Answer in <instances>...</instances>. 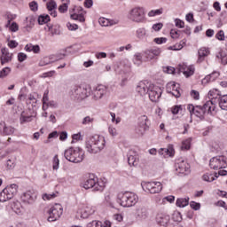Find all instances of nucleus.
I'll list each match as a JSON object with an SVG mask.
<instances>
[{
	"instance_id": "f257e3e1",
	"label": "nucleus",
	"mask_w": 227,
	"mask_h": 227,
	"mask_svg": "<svg viewBox=\"0 0 227 227\" xmlns=\"http://www.w3.org/2000/svg\"><path fill=\"white\" fill-rule=\"evenodd\" d=\"M187 110L189 111L190 114H195L197 118L203 120L207 113V114H215V104L214 101H207L203 106L188 105Z\"/></svg>"
},
{
	"instance_id": "f03ea898",
	"label": "nucleus",
	"mask_w": 227,
	"mask_h": 227,
	"mask_svg": "<svg viewBox=\"0 0 227 227\" xmlns=\"http://www.w3.org/2000/svg\"><path fill=\"white\" fill-rule=\"evenodd\" d=\"M106 148V138L98 135L89 137L85 141V150L88 153H100Z\"/></svg>"
},
{
	"instance_id": "7ed1b4c3",
	"label": "nucleus",
	"mask_w": 227,
	"mask_h": 227,
	"mask_svg": "<svg viewBox=\"0 0 227 227\" xmlns=\"http://www.w3.org/2000/svg\"><path fill=\"white\" fill-rule=\"evenodd\" d=\"M129 22L135 24H145L146 22V11L145 7L136 6L131 8L127 14Z\"/></svg>"
},
{
	"instance_id": "20e7f679",
	"label": "nucleus",
	"mask_w": 227,
	"mask_h": 227,
	"mask_svg": "<svg viewBox=\"0 0 227 227\" xmlns=\"http://www.w3.org/2000/svg\"><path fill=\"white\" fill-rule=\"evenodd\" d=\"M106 188V181L104 179H98L95 175L90 174L89 177L83 182V189H93V191H98L102 192Z\"/></svg>"
},
{
	"instance_id": "39448f33",
	"label": "nucleus",
	"mask_w": 227,
	"mask_h": 227,
	"mask_svg": "<svg viewBox=\"0 0 227 227\" xmlns=\"http://www.w3.org/2000/svg\"><path fill=\"white\" fill-rule=\"evenodd\" d=\"M139 201V198L134 192H125L119 193L117 197V202L121 207H134Z\"/></svg>"
},
{
	"instance_id": "423d86ee",
	"label": "nucleus",
	"mask_w": 227,
	"mask_h": 227,
	"mask_svg": "<svg viewBox=\"0 0 227 227\" xmlns=\"http://www.w3.org/2000/svg\"><path fill=\"white\" fill-rule=\"evenodd\" d=\"M64 156L67 160L69 162H74V164H78V162H82L84 160V152L80 147H71L65 151Z\"/></svg>"
},
{
	"instance_id": "0eeeda50",
	"label": "nucleus",
	"mask_w": 227,
	"mask_h": 227,
	"mask_svg": "<svg viewBox=\"0 0 227 227\" xmlns=\"http://www.w3.org/2000/svg\"><path fill=\"white\" fill-rule=\"evenodd\" d=\"M71 95L76 100H84L91 95V88L88 86H74L71 90Z\"/></svg>"
},
{
	"instance_id": "6e6552de",
	"label": "nucleus",
	"mask_w": 227,
	"mask_h": 227,
	"mask_svg": "<svg viewBox=\"0 0 227 227\" xmlns=\"http://www.w3.org/2000/svg\"><path fill=\"white\" fill-rule=\"evenodd\" d=\"M19 191V186L17 184H11L7 187H5L1 192H0V202L4 203L6 201H9V200H12V198L15 197Z\"/></svg>"
},
{
	"instance_id": "1a4fd4ad",
	"label": "nucleus",
	"mask_w": 227,
	"mask_h": 227,
	"mask_svg": "<svg viewBox=\"0 0 227 227\" xmlns=\"http://www.w3.org/2000/svg\"><path fill=\"white\" fill-rule=\"evenodd\" d=\"M90 97L93 102H98V100H102V98L107 97L108 90L106 85L99 84L93 88L91 90Z\"/></svg>"
},
{
	"instance_id": "9d476101",
	"label": "nucleus",
	"mask_w": 227,
	"mask_h": 227,
	"mask_svg": "<svg viewBox=\"0 0 227 227\" xmlns=\"http://www.w3.org/2000/svg\"><path fill=\"white\" fill-rule=\"evenodd\" d=\"M175 168L176 174L181 176H187V175H191V165L185 160H176Z\"/></svg>"
},
{
	"instance_id": "9b49d317",
	"label": "nucleus",
	"mask_w": 227,
	"mask_h": 227,
	"mask_svg": "<svg viewBox=\"0 0 227 227\" xmlns=\"http://www.w3.org/2000/svg\"><path fill=\"white\" fill-rule=\"evenodd\" d=\"M141 186L145 192H150V194H159L162 191V184L160 182H144Z\"/></svg>"
},
{
	"instance_id": "f8f14e48",
	"label": "nucleus",
	"mask_w": 227,
	"mask_h": 227,
	"mask_svg": "<svg viewBox=\"0 0 227 227\" xmlns=\"http://www.w3.org/2000/svg\"><path fill=\"white\" fill-rule=\"evenodd\" d=\"M48 221L49 223H54L58 221L61 215H63V206L61 204H55L48 210Z\"/></svg>"
},
{
	"instance_id": "ddd939ff",
	"label": "nucleus",
	"mask_w": 227,
	"mask_h": 227,
	"mask_svg": "<svg viewBox=\"0 0 227 227\" xmlns=\"http://www.w3.org/2000/svg\"><path fill=\"white\" fill-rule=\"evenodd\" d=\"M209 166L211 169H223V168H227V157L224 155L213 157L209 160Z\"/></svg>"
},
{
	"instance_id": "4468645a",
	"label": "nucleus",
	"mask_w": 227,
	"mask_h": 227,
	"mask_svg": "<svg viewBox=\"0 0 227 227\" xmlns=\"http://www.w3.org/2000/svg\"><path fill=\"white\" fill-rule=\"evenodd\" d=\"M149 123H150V120L148 119V116L141 115L138 118L136 133L138 136H145V133L146 132V130H148V129H150Z\"/></svg>"
},
{
	"instance_id": "2eb2a0df",
	"label": "nucleus",
	"mask_w": 227,
	"mask_h": 227,
	"mask_svg": "<svg viewBox=\"0 0 227 227\" xmlns=\"http://www.w3.org/2000/svg\"><path fill=\"white\" fill-rule=\"evenodd\" d=\"M86 14V11L81 6H74L70 18L73 20H78L79 22H85L86 18H84V15Z\"/></svg>"
},
{
	"instance_id": "dca6fc26",
	"label": "nucleus",
	"mask_w": 227,
	"mask_h": 227,
	"mask_svg": "<svg viewBox=\"0 0 227 227\" xmlns=\"http://www.w3.org/2000/svg\"><path fill=\"white\" fill-rule=\"evenodd\" d=\"M65 54H55L50 55L49 57H44L40 62L39 67H46V65H51V63H55V61H59V59H63Z\"/></svg>"
},
{
	"instance_id": "f3484780",
	"label": "nucleus",
	"mask_w": 227,
	"mask_h": 227,
	"mask_svg": "<svg viewBox=\"0 0 227 227\" xmlns=\"http://www.w3.org/2000/svg\"><path fill=\"white\" fill-rule=\"evenodd\" d=\"M147 93L149 94V98L151 102H159L162 95V90L152 84Z\"/></svg>"
},
{
	"instance_id": "a211bd4d",
	"label": "nucleus",
	"mask_w": 227,
	"mask_h": 227,
	"mask_svg": "<svg viewBox=\"0 0 227 227\" xmlns=\"http://www.w3.org/2000/svg\"><path fill=\"white\" fill-rule=\"evenodd\" d=\"M160 52H162L160 48H151L145 50L144 54L147 61H152V59H158L159 56H160Z\"/></svg>"
},
{
	"instance_id": "6ab92c4d",
	"label": "nucleus",
	"mask_w": 227,
	"mask_h": 227,
	"mask_svg": "<svg viewBox=\"0 0 227 227\" xmlns=\"http://www.w3.org/2000/svg\"><path fill=\"white\" fill-rule=\"evenodd\" d=\"M167 93H171L176 98H180V85L175 83V82H170L167 84L166 88Z\"/></svg>"
},
{
	"instance_id": "aec40b11",
	"label": "nucleus",
	"mask_w": 227,
	"mask_h": 227,
	"mask_svg": "<svg viewBox=\"0 0 227 227\" xmlns=\"http://www.w3.org/2000/svg\"><path fill=\"white\" fill-rule=\"evenodd\" d=\"M152 86V83L149 82H140L137 85L136 91L137 93H139L141 97H145L148 91H150V88Z\"/></svg>"
},
{
	"instance_id": "412c9836",
	"label": "nucleus",
	"mask_w": 227,
	"mask_h": 227,
	"mask_svg": "<svg viewBox=\"0 0 227 227\" xmlns=\"http://www.w3.org/2000/svg\"><path fill=\"white\" fill-rule=\"evenodd\" d=\"M179 74H184L185 77H191L194 74V67L192 66H187V64H179L177 67Z\"/></svg>"
},
{
	"instance_id": "4be33fe9",
	"label": "nucleus",
	"mask_w": 227,
	"mask_h": 227,
	"mask_svg": "<svg viewBox=\"0 0 227 227\" xmlns=\"http://www.w3.org/2000/svg\"><path fill=\"white\" fill-rule=\"evenodd\" d=\"M169 221H171V216L166 213H159L156 215V222L160 226H168L169 224Z\"/></svg>"
},
{
	"instance_id": "5701e85b",
	"label": "nucleus",
	"mask_w": 227,
	"mask_h": 227,
	"mask_svg": "<svg viewBox=\"0 0 227 227\" xmlns=\"http://www.w3.org/2000/svg\"><path fill=\"white\" fill-rule=\"evenodd\" d=\"M21 200L23 203H28L29 205L35 203L36 200V195L32 191H27L21 196Z\"/></svg>"
},
{
	"instance_id": "b1692460",
	"label": "nucleus",
	"mask_w": 227,
	"mask_h": 227,
	"mask_svg": "<svg viewBox=\"0 0 227 227\" xmlns=\"http://www.w3.org/2000/svg\"><path fill=\"white\" fill-rule=\"evenodd\" d=\"M13 53H10V51H8V49H2V55L0 57L1 65H6L8 63H11Z\"/></svg>"
},
{
	"instance_id": "393cba45",
	"label": "nucleus",
	"mask_w": 227,
	"mask_h": 227,
	"mask_svg": "<svg viewBox=\"0 0 227 227\" xmlns=\"http://www.w3.org/2000/svg\"><path fill=\"white\" fill-rule=\"evenodd\" d=\"M139 159L137 158V153L133 150L129 151L128 153V164L129 166H137Z\"/></svg>"
},
{
	"instance_id": "a878e982",
	"label": "nucleus",
	"mask_w": 227,
	"mask_h": 227,
	"mask_svg": "<svg viewBox=\"0 0 227 227\" xmlns=\"http://www.w3.org/2000/svg\"><path fill=\"white\" fill-rule=\"evenodd\" d=\"M158 153L159 155H163V157H173L175 155V149L173 145H168V148H160Z\"/></svg>"
},
{
	"instance_id": "bb28decb",
	"label": "nucleus",
	"mask_w": 227,
	"mask_h": 227,
	"mask_svg": "<svg viewBox=\"0 0 227 227\" xmlns=\"http://www.w3.org/2000/svg\"><path fill=\"white\" fill-rule=\"evenodd\" d=\"M198 54H199V58L197 62L203 63V61H205V58L210 55V50L208 48L202 47L199 50Z\"/></svg>"
},
{
	"instance_id": "cd10ccee",
	"label": "nucleus",
	"mask_w": 227,
	"mask_h": 227,
	"mask_svg": "<svg viewBox=\"0 0 227 227\" xmlns=\"http://www.w3.org/2000/svg\"><path fill=\"white\" fill-rule=\"evenodd\" d=\"M44 29L45 30L48 29V31L51 33V36H54L56 35H61V27L58 24H56V25H47Z\"/></svg>"
},
{
	"instance_id": "c85d7f7f",
	"label": "nucleus",
	"mask_w": 227,
	"mask_h": 227,
	"mask_svg": "<svg viewBox=\"0 0 227 227\" xmlns=\"http://www.w3.org/2000/svg\"><path fill=\"white\" fill-rule=\"evenodd\" d=\"M56 8H58L56 1L51 0L49 3H47V10L50 12V15H51V17L58 16V13L56 12Z\"/></svg>"
},
{
	"instance_id": "c756f323",
	"label": "nucleus",
	"mask_w": 227,
	"mask_h": 227,
	"mask_svg": "<svg viewBox=\"0 0 227 227\" xmlns=\"http://www.w3.org/2000/svg\"><path fill=\"white\" fill-rule=\"evenodd\" d=\"M137 219H146L148 217V208L145 207H139L137 209Z\"/></svg>"
},
{
	"instance_id": "7c9ffc66",
	"label": "nucleus",
	"mask_w": 227,
	"mask_h": 227,
	"mask_svg": "<svg viewBox=\"0 0 227 227\" xmlns=\"http://www.w3.org/2000/svg\"><path fill=\"white\" fill-rule=\"evenodd\" d=\"M219 77V72H213L211 74L207 75L202 79V84H208V82H214L215 79Z\"/></svg>"
},
{
	"instance_id": "2f4dec72",
	"label": "nucleus",
	"mask_w": 227,
	"mask_h": 227,
	"mask_svg": "<svg viewBox=\"0 0 227 227\" xmlns=\"http://www.w3.org/2000/svg\"><path fill=\"white\" fill-rule=\"evenodd\" d=\"M136 36L138 40H145V38H146V36H148V32H146V28L141 27H138L136 30Z\"/></svg>"
},
{
	"instance_id": "473e14b6",
	"label": "nucleus",
	"mask_w": 227,
	"mask_h": 227,
	"mask_svg": "<svg viewBox=\"0 0 227 227\" xmlns=\"http://www.w3.org/2000/svg\"><path fill=\"white\" fill-rule=\"evenodd\" d=\"M25 51L27 52H34V54H39L40 53V45L28 43L25 46Z\"/></svg>"
},
{
	"instance_id": "72a5a7b5",
	"label": "nucleus",
	"mask_w": 227,
	"mask_h": 227,
	"mask_svg": "<svg viewBox=\"0 0 227 227\" xmlns=\"http://www.w3.org/2000/svg\"><path fill=\"white\" fill-rule=\"evenodd\" d=\"M219 107L223 109V111H227V95H222L218 98Z\"/></svg>"
},
{
	"instance_id": "f704fd0d",
	"label": "nucleus",
	"mask_w": 227,
	"mask_h": 227,
	"mask_svg": "<svg viewBox=\"0 0 227 227\" xmlns=\"http://www.w3.org/2000/svg\"><path fill=\"white\" fill-rule=\"evenodd\" d=\"M216 178H219V176L217 175V173H215V174L206 173L202 176V180H204V182H214V180H216Z\"/></svg>"
},
{
	"instance_id": "c9c22d12",
	"label": "nucleus",
	"mask_w": 227,
	"mask_h": 227,
	"mask_svg": "<svg viewBox=\"0 0 227 227\" xmlns=\"http://www.w3.org/2000/svg\"><path fill=\"white\" fill-rule=\"evenodd\" d=\"M176 205L180 208H184V207H187V205H189V197L177 199Z\"/></svg>"
},
{
	"instance_id": "e433bc0d",
	"label": "nucleus",
	"mask_w": 227,
	"mask_h": 227,
	"mask_svg": "<svg viewBox=\"0 0 227 227\" xmlns=\"http://www.w3.org/2000/svg\"><path fill=\"white\" fill-rule=\"evenodd\" d=\"M35 19L33 16H28L25 20V27L27 29H33V26H35Z\"/></svg>"
},
{
	"instance_id": "4c0bfd02",
	"label": "nucleus",
	"mask_w": 227,
	"mask_h": 227,
	"mask_svg": "<svg viewBox=\"0 0 227 227\" xmlns=\"http://www.w3.org/2000/svg\"><path fill=\"white\" fill-rule=\"evenodd\" d=\"M223 95H221V92L216 90V89H213L211 90H209L208 92V97L209 98H211V101L214 104V100H215V98H219V97H222Z\"/></svg>"
},
{
	"instance_id": "58836bf2",
	"label": "nucleus",
	"mask_w": 227,
	"mask_h": 227,
	"mask_svg": "<svg viewBox=\"0 0 227 227\" xmlns=\"http://www.w3.org/2000/svg\"><path fill=\"white\" fill-rule=\"evenodd\" d=\"M5 27H9L10 31H12V33H17V31H19V24H17V22L12 23V20H8Z\"/></svg>"
},
{
	"instance_id": "ea45409f",
	"label": "nucleus",
	"mask_w": 227,
	"mask_h": 227,
	"mask_svg": "<svg viewBox=\"0 0 227 227\" xmlns=\"http://www.w3.org/2000/svg\"><path fill=\"white\" fill-rule=\"evenodd\" d=\"M133 63L134 65H137V67H140L143 63V55L139 52L135 53L133 56Z\"/></svg>"
},
{
	"instance_id": "a19ab883",
	"label": "nucleus",
	"mask_w": 227,
	"mask_h": 227,
	"mask_svg": "<svg viewBox=\"0 0 227 227\" xmlns=\"http://www.w3.org/2000/svg\"><path fill=\"white\" fill-rule=\"evenodd\" d=\"M33 116L27 115L26 112H22L20 114V123H29V121H32Z\"/></svg>"
},
{
	"instance_id": "79ce46f5",
	"label": "nucleus",
	"mask_w": 227,
	"mask_h": 227,
	"mask_svg": "<svg viewBox=\"0 0 227 227\" xmlns=\"http://www.w3.org/2000/svg\"><path fill=\"white\" fill-rule=\"evenodd\" d=\"M47 22H51V16L49 14H43L38 17V24L41 26L47 24Z\"/></svg>"
},
{
	"instance_id": "37998d69",
	"label": "nucleus",
	"mask_w": 227,
	"mask_h": 227,
	"mask_svg": "<svg viewBox=\"0 0 227 227\" xmlns=\"http://www.w3.org/2000/svg\"><path fill=\"white\" fill-rule=\"evenodd\" d=\"M95 121V118L92 116L87 115L82 120V125L88 126V125H93V122Z\"/></svg>"
},
{
	"instance_id": "c03bdc74",
	"label": "nucleus",
	"mask_w": 227,
	"mask_h": 227,
	"mask_svg": "<svg viewBox=\"0 0 227 227\" xmlns=\"http://www.w3.org/2000/svg\"><path fill=\"white\" fill-rule=\"evenodd\" d=\"M12 210L16 214L20 215L24 212V207H22V206H20V202H15L12 206Z\"/></svg>"
},
{
	"instance_id": "a18cd8bd",
	"label": "nucleus",
	"mask_w": 227,
	"mask_h": 227,
	"mask_svg": "<svg viewBox=\"0 0 227 227\" xmlns=\"http://www.w3.org/2000/svg\"><path fill=\"white\" fill-rule=\"evenodd\" d=\"M49 107H51V109H58V107H59L58 102H56L54 100L49 101L48 103L45 104L43 111H47V109H49Z\"/></svg>"
},
{
	"instance_id": "49530a36",
	"label": "nucleus",
	"mask_w": 227,
	"mask_h": 227,
	"mask_svg": "<svg viewBox=\"0 0 227 227\" xmlns=\"http://www.w3.org/2000/svg\"><path fill=\"white\" fill-rule=\"evenodd\" d=\"M66 4H62L59 7V12L60 13H67V12H68V4H70V0H66Z\"/></svg>"
},
{
	"instance_id": "de8ad7c7",
	"label": "nucleus",
	"mask_w": 227,
	"mask_h": 227,
	"mask_svg": "<svg viewBox=\"0 0 227 227\" xmlns=\"http://www.w3.org/2000/svg\"><path fill=\"white\" fill-rule=\"evenodd\" d=\"M216 58H218V59H221L222 65H227V56H226V53L224 51H220L216 55Z\"/></svg>"
},
{
	"instance_id": "09e8293b",
	"label": "nucleus",
	"mask_w": 227,
	"mask_h": 227,
	"mask_svg": "<svg viewBox=\"0 0 227 227\" xmlns=\"http://www.w3.org/2000/svg\"><path fill=\"white\" fill-rule=\"evenodd\" d=\"M98 22L100 26H103V27H107L108 26H113V23L109 21L108 19L106 18H99Z\"/></svg>"
},
{
	"instance_id": "8fccbe9b",
	"label": "nucleus",
	"mask_w": 227,
	"mask_h": 227,
	"mask_svg": "<svg viewBox=\"0 0 227 227\" xmlns=\"http://www.w3.org/2000/svg\"><path fill=\"white\" fill-rule=\"evenodd\" d=\"M10 72H12V68H10V67L3 68L0 71V78L4 79V77H7L9 75Z\"/></svg>"
},
{
	"instance_id": "3c124183",
	"label": "nucleus",
	"mask_w": 227,
	"mask_h": 227,
	"mask_svg": "<svg viewBox=\"0 0 227 227\" xmlns=\"http://www.w3.org/2000/svg\"><path fill=\"white\" fill-rule=\"evenodd\" d=\"M94 213H95V209H91V207H86L82 215V217L86 218Z\"/></svg>"
},
{
	"instance_id": "603ef678",
	"label": "nucleus",
	"mask_w": 227,
	"mask_h": 227,
	"mask_svg": "<svg viewBox=\"0 0 227 227\" xmlns=\"http://www.w3.org/2000/svg\"><path fill=\"white\" fill-rule=\"evenodd\" d=\"M52 168L55 171H58V169H59V158H58V155H55L53 157Z\"/></svg>"
},
{
	"instance_id": "864d4df0",
	"label": "nucleus",
	"mask_w": 227,
	"mask_h": 227,
	"mask_svg": "<svg viewBox=\"0 0 227 227\" xmlns=\"http://www.w3.org/2000/svg\"><path fill=\"white\" fill-rule=\"evenodd\" d=\"M49 102V90H46L43 97V110H45V105Z\"/></svg>"
},
{
	"instance_id": "5fc2aeb1",
	"label": "nucleus",
	"mask_w": 227,
	"mask_h": 227,
	"mask_svg": "<svg viewBox=\"0 0 227 227\" xmlns=\"http://www.w3.org/2000/svg\"><path fill=\"white\" fill-rule=\"evenodd\" d=\"M191 138L183 141L181 150H189V148H191Z\"/></svg>"
},
{
	"instance_id": "6e6d98bb",
	"label": "nucleus",
	"mask_w": 227,
	"mask_h": 227,
	"mask_svg": "<svg viewBox=\"0 0 227 227\" xmlns=\"http://www.w3.org/2000/svg\"><path fill=\"white\" fill-rule=\"evenodd\" d=\"M162 15V9L152 10L148 12V17H157Z\"/></svg>"
},
{
	"instance_id": "4d7b16f0",
	"label": "nucleus",
	"mask_w": 227,
	"mask_h": 227,
	"mask_svg": "<svg viewBox=\"0 0 227 227\" xmlns=\"http://www.w3.org/2000/svg\"><path fill=\"white\" fill-rule=\"evenodd\" d=\"M14 132H15V129L12 128V126L4 127V134H5V136H12V134H13Z\"/></svg>"
},
{
	"instance_id": "13d9d810",
	"label": "nucleus",
	"mask_w": 227,
	"mask_h": 227,
	"mask_svg": "<svg viewBox=\"0 0 227 227\" xmlns=\"http://www.w3.org/2000/svg\"><path fill=\"white\" fill-rule=\"evenodd\" d=\"M183 109H184V108H183L182 105L174 106L171 108V113H172V114H178V113H182Z\"/></svg>"
},
{
	"instance_id": "bf43d9fd",
	"label": "nucleus",
	"mask_w": 227,
	"mask_h": 227,
	"mask_svg": "<svg viewBox=\"0 0 227 227\" xmlns=\"http://www.w3.org/2000/svg\"><path fill=\"white\" fill-rule=\"evenodd\" d=\"M67 27L69 29V31H77L79 29V26L75 23L67 22Z\"/></svg>"
},
{
	"instance_id": "052dcab7",
	"label": "nucleus",
	"mask_w": 227,
	"mask_h": 227,
	"mask_svg": "<svg viewBox=\"0 0 227 227\" xmlns=\"http://www.w3.org/2000/svg\"><path fill=\"white\" fill-rule=\"evenodd\" d=\"M56 193H43V201H47L49 200H54V198H56Z\"/></svg>"
},
{
	"instance_id": "680f3d73",
	"label": "nucleus",
	"mask_w": 227,
	"mask_h": 227,
	"mask_svg": "<svg viewBox=\"0 0 227 227\" xmlns=\"http://www.w3.org/2000/svg\"><path fill=\"white\" fill-rule=\"evenodd\" d=\"M154 43H157L158 45H160L162 43H166L168 42V38L166 37H156L153 39Z\"/></svg>"
},
{
	"instance_id": "e2e57ef3",
	"label": "nucleus",
	"mask_w": 227,
	"mask_h": 227,
	"mask_svg": "<svg viewBox=\"0 0 227 227\" xmlns=\"http://www.w3.org/2000/svg\"><path fill=\"white\" fill-rule=\"evenodd\" d=\"M170 35H171V38H173L174 40H176L180 38V31L176 29H172L170 31Z\"/></svg>"
},
{
	"instance_id": "0e129e2a",
	"label": "nucleus",
	"mask_w": 227,
	"mask_h": 227,
	"mask_svg": "<svg viewBox=\"0 0 227 227\" xmlns=\"http://www.w3.org/2000/svg\"><path fill=\"white\" fill-rule=\"evenodd\" d=\"M87 227H102V222L92 221L91 223L87 224Z\"/></svg>"
},
{
	"instance_id": "69168bd1",
	"label": "nucleus",
	"mask_w": 227,
	"mask_h": 227,
	"mask_svg": "<svg viewBox=\"0 0 227 227\" xmlns=\"http://www.w3.org/2000/svg\"><path fill=\"white\" fill-rule=\"evenodd\" d=\"M29 8L32 12H38V3L33 1L29 4Z\"/></svg>"
},
{
	"instance_id": "338daca9",
	"label": "nucleus",
	"mask_w": 227,
	"mask_h": 227,
	"mask_svg": "<svg viewBox=\"0 0 227 227\" xmlns=\"http://www.w3.org/2000/svg\"><path fill=\"white\" fill-rule=\"evenodd\" d=\"M175 22H176V27H179V29L185 27V23L182 20L176 19Z\"/></svg>"
},
{
	"instance_id": "774afa93",
	"label": "nucleus",
	"mask_w": 227,
	"mask_h": 227,
	"mask_svg": "<svg viewBox=\"0 0 227 227\" xmlns=\"http://www.w3.org/2000/svg\"><path fill=\"white\" fill-rule=\"evenodd\" d=\"M215 38H217V40H220V42H223V40H224V31L220 30V31L215 35Z\"/></svg>"
}]
</instances>
